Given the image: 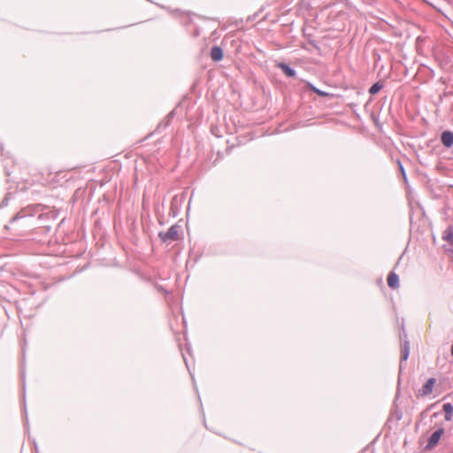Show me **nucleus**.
Segmentation results:
<instances>
[{
	"label": "nucleus",
	"mask_w": 453,
	"mask_h": 453,
	"mask_svg": "<svg viewBox=\"0 0 453 453\" xmlns=\"http://www.w3.org/2000/svg\"><path fill=\"white\" fill-rule=\"evenodd\" d=\"M211 58L215 62H219L224 58V50L220 46H212L210 53Z\"/></svg>",
	"instance_id": "nucleus-9"
},
{
	"label": "nucleus",
	"mask_w": 453,
	"mask_h": 453,
	"mask_svg": "<svg viewBox=\"0 0 453 453\" xmlns=\"http://www.w3.org/2000/svg\"><path fill=\"white\" fill-rule=\"evenodd\" d=\"M400 384H401V381H400V380H398L397 393L399 392Z\"/></svg>",
	"instance_id": "nucleus-25"
},
{
	"label": "nucleus",
	"mask_w": 453,
	"mask_h": 453,
	"mask_svg": "<svg viewBox=\"0 0 453 453\" xmlns=\"http://www.w3.org/2000/svg\"><path fill=\"white\" fill-rule=\"evenodd\" d=\"M410 356V342L408 340H405L403 342V345L402 348V357H401V363L403 361H407Z\"/></svg>",
	"instance_id": "nucleus-13"
},
{
	"label": "nucleus",
	"mask_w": 453,
	"mask_h": 453,
	"mask_svg": "<svg viewBox=\"0 0 453 453\" xmlns=\"http://www.w3.org/2000/svg\"><path fill=\"white\" fill-rule=\"evenodd\" d=\"M436 379L435 378H430L428 379L426 383L422 386V388L418 390V396H426L430 394H432L434 390V387L435 385Z\"/></svg>",
	"instance_id": "nucleus-6"
},
{
	"label": "nucleus",
	"mask_w": 453,
	"mask_h": 453,
	"mask_svg": "<svg viewBox=\"0 0 453 453\" xmlns=\"http://www.w3.org/2000/svg\"><path fill=\"white\" fill-rule=\"evenodd\" d=\"M211 133H212L213 134H215L216 136H218V137H219V136H220L219 134H216V133H217V130H214L213 128H211Z\"/></svg>",
	"instance_id": "nucleus-22"
},
{
	"label": "nucleus",
	"mask_w": 453,
	"mask_h": 453,
	"mask_svg": "<svg viewBox=\"0 0 453 453\" xmlns=\"http://www.w3.org/2000/svg\"><path fill=\"white\" fill-rule=\"evenodd\" d=\"M304 88H305L306 90H311V91L316 93L319 96H322V97H334V94H331L329 92L321 90V89H319V88H317L316 86H314L311 82H307L305 84Z\"/></svg>",
	"instance_id": "nucleus-10"
},
{
	"label": "nucleus",
	"mask_w": 453,
	"mask_h": 453,
	"mask_svg": "<svg viewBox=\"0 0 453 453\" xmlns=\"http://www.w3.org/2000/svg\"><path fill=\"white\" fill-rule=\"evenodd\" d=\"M211 133H212L213 134H215L216 136H218V137H219V136H220L219 134H216V133H217V130H214L213 128H211Z\"/></svg>",
	"instance_id": "nucleus-23"
},
{
	"label": "nucleus",
	"mask_w": 453,
	"mask_h": 453,
	"mask_svg": "<svg viewBox=\"0 0 453 453\" xmlns=\"http://www.w3.org/2000/svg\"><path fill=\"white\" fill-rule=\"evenodd\" d=\"M398 165H399L401 173L403 174L404 180H407V176H406V173H405L403 165H402V163L400 161H398Z\"/></svg>",
	"instance_id": "nucleus-19"
},
{
	"label": "nucleus",
	"mask_w": 453,
	"mask_h": 453,
	"mask_svg": "<svg viewBox=\"0 0 453 453\" xmlns=\"http://www.w3.org/2000/svg\"><path fill=\"white\" fill-rule=\"evenodd\" d=\"M8 203H9V197L8 196H6L3 200L2 202L0 203V208H4L5 206L8 205Z\"/></svg>",
	"instance_id": "nucleus-20"
},
{
	"label": "nucleus",
	"mask_w": 453,
	"mask_h": 453,
	"mask_svg": "<svg viewBox=\"0 0 453 453\" xmlns=\"http://www.w3.org/2000/svg\"><path fill=\"white\" fill-rule=\"evenodd\" d=\"M4 228L7 229V230L10 229V226L7 224V225L4 226Z\"/></svg>",
	"instance_id": "nucleus-27"
},
{
	"label": "nucleus",
	"mask_w": 453,
	"mask_h": 453,
	"mask_svg": "<svg viewBox=\"0 0 453 453\" xmlns=\"http://www.w3.org/2000/svg\"><path fill=\"white\" fill-rule=\"evenodd\" d=\"M175 115V109L170 111L166 117L165 118L164 121L166 122L168 125H170L172 119H173Z\"/></svg>",
	"instance_id": "nucleus-16"
},
{
	"label": "nucleus",
	"mask_w": 453,
	"mask_h": 453,
	"mask_svg": "<svg viewBox=\"0 0 453 453\" xmlns=\"http://www.w3.org/2000/svg\"><path fill=\"white\" fill-rule=\"evenodd\" d=\"M171 12L173 14V17L179 19L180 23L185 27L190 25V23L192 22V17L189 12H183L179 9H176L171 11Z\"/></svg>",
	"instance_id": "nucleus-4"
},
{
	"label": "nucleus",
	"mask_w": 453,
	"mask_h": 453,
	"mask_svg": "<svg viewBox=\"0 0 453 453\" xmlns=\"http://www.w3.org/2000/svg\"><path fill=\"white\" fill-rule=\"evenodd\" d=\"M32 215L26 214L23 211H20L12 218L10 224L13 226V230L20 232L27 226V222L32 220Z\"/></svg>",
	"instance_id": "nucleus-1"
},
{
	"label": "nucleus",
	"mask_w": 453,
	"mask_h": 453,
	"mask_svg": "<svg viewBox=\"0 0 453 453\" xmlns=\"http://www.w3.org/2000/svg\"><path fill=\"white\" fill-rule=\"evenodd\" d=\"M444 434V428L439 427L436 429L428 438L427 443L425 447V449H434L440 441L441 435Z\"/></svg>",
	"instance_id": "nucleus-3"
},
{
	"label": "nucleus",
	"mask_w": 453,
	"mask_h": 453,
	"mask_svg": "<svg viewBox=\"0 0 453 453\" xmlns=\"http://www.w3.org/2000/svg\"><path fill=\"white\" fill-rule=\"evenodd\" d=\"M380 59V54H376V61H379Z\"/></svg>",
	"instance_id": "nucleus-24"
},
{
	"label": "nucleus",
	"mask_w": 453,
	"mask_h": 453,
	"mask_svg": "<svg viewBox=\"0 0 453 453\" xmlns=\"http://www.w3.org/2000/svg\"><path fill=\"white\" fill-rule=\"evenodd\" d=\"M307 42L310 45H311L314 49H316L317 50H320V48L319 46L318 45L317 42L315 40L312 39L311 35H308L307 36Z\"/></svg>",
	"instance_id": "nucleus-15"
},
{
	"label": "nucleus",
	"mask_w": 453,
	"mask_h": 453,
	"mask_svg": "<svg viewBox=\"0 0 453 453\" xmlns=\"http://www.w3.org/2000/svg\"><path fill=\"white\" fill-rule=\"evenodd\" d=\"M275 66L277 68H280L283 72V73L288 78H292L296 75V71L287 63L276 62Z\"/></svg>",
	"instance_id": "nucleus-7"
},
{
	"label": "nucleus",
	"mask_w": 453,
	"mask_h": 453,
	"mask_svg": "<svg viewBox=\"0 0 453 453\" xmlns=\"http://www.w3.org/2000/svg\"><path fill=\"white\" fill-rule=\"evenodd\" d=\"M180 226L177 224L171 226L166 232H160L158 237L163 242H171L180 239L179 230Z\"/></svg>",
	"instance_id": "nucleus-2"
},
{
	"label": "nucleus",
	"mask_w": 453,
	"mask_h": 453,
	"mask_svg": "<svg viewBox=\"0 0 453 453\" xmlns=\"http://www.w3.org/2000/svg\"><path fill=\"white\" fill-rule=\"evenodd\" d=\"M24 411H25V420L26 422L27 423V406H26V403L24 402Z\"/></svg>",
	"instance_id": "nucleus-21"
},
{
	"label": "nucleus",
	"mask_w": 453,
	"mask_h": 453,
	"mask_svg": "<svg viewBox=\"0 0 453 453\" xmlns=\"http://www.w3.org/2000/svg\"><path fill=\"white\" fill-rule=\"evenodd\" d=\"M388 285L392 289H396L399 288V286H400L399 276L395 273H394V272L389 273V274L388 276Z\"/></svg>",
	"instance_id": "nucleus-11"
},
{
	"label": "nucleus",
	"mask_w": 453,
	"mask_h": 453,
	"mask_svg": "<svg viewBox=\"0 0 453 453\" xmlns=\"http://www.w3.org/2000/svg\"><path fill=\"white\" fill-rule=\"evenodd\" d=\"M441 142L442 145L447 149L453 147V131H442L441 134Z\"/></svg>",
	"instance_id": "nucleus-8"
},
{
	"label": "nucleus",
	"mask_w": 453,
	"mask_h": 453,
	"mask_svg": "<svg viewBox=\"0 0 453 453\" xmlns=\"http://www.w3.org/2000/svg\"><path fill=\"white\" fill-rule=\"evenodd\" d=\"M177 199V196H173V203Z\"/></svg>",
	"instance_id": "nucleus-28"
},
{
	"label": "nucleus",
	"mask_w": 453,
	"mask_h": 453,
	"mask_svg": "<svg viewBox=\"0 0 453 453\" xmlns=\"http://www.w3.org/2000/svg\"><path fill=\"white\" fill-rule=\"evenodd\" d=\"M169 125L165 122L164 120H162L158 125H157V131H159V130H164Z\"/></svg>",
	"instance_id": "nucleus-18"
},
{
	"label": "nucleus",
	"mask_w": 453,
	"mask_h": 453,
	"mask_svg": "<svg viewBox=\"0 0 453 453\" xmlns=\"http://www.w3.org/2000/svg\"><path fill=\"white\" fill-rule=\"evenodd\" d=\"M384 87L383 83L380 82V81H377L375 83H373L370 88H369V94L372 95V96H374L376 95L377 93H379L382 88Z\"/></svg>",
	"instance_id": "nucleus-14"
},
{
	"label": "nucleus",
	"mask_w": 453,
	"mask_h": 453,
	"mask_svg": "<svg viewBox=\"0 0 453 453\" xmlns=\"http://www.w3.org/2000/svg\"><path fill=\"white\" fill-rule=\"evenodd\" d=\"M183 360L185 361V363H186V365H187L188 369H189V367H188V363H187V361H186V357H185L184 356H183Z\"/></svg>",
	"instance_id": "nucleus-26"
},
{
	"label": "nucleus",
	"mask_w": 453,
	"mask_h": 453,
	"mask_svg": "<svg viewBox=\"0 0 453 453\" xmlns=\"http://www.w3.org/2000/svg\"><path fill=\"white\" fill-rule=\"evenodd\" d=\"M392 415L397 421L403 418V411L400 409H395Z\"/></svg>",
	"instance_id": "nucleus-17"
},
{
	"label": "nucleus",
	"mask_w": 453,
	"mask_h": 453,
	"mask_svg": "<svg viewBox=\"0 0 453 453\" xmlns=\"http://www.w3.org/2000/svg\"><path fill=\"white\" fill-rule=\"evenodd\" d=\"M442 239L448 242V248L446 250L453 254V226L449 225L443 231Z\"/></svg>",
	"instance_id": "nucleus-5"
},
{
	"label": "nucleus",
	"mask_w": 453,
	"mask_h": 453,
	"mask_svg": "<svg viewBox=\"0 0 453 453\" xmlns=\"http://www.w3.org/2000/svg\"><path fill=\"white\" fill-rule=\"evenodd\" d=\"M444 411V418L446 421H450L453 415V405L450 403H446L442 406Z\"/></svg>",
	"instance_id": "nucleus-12"
}]
</instances>
